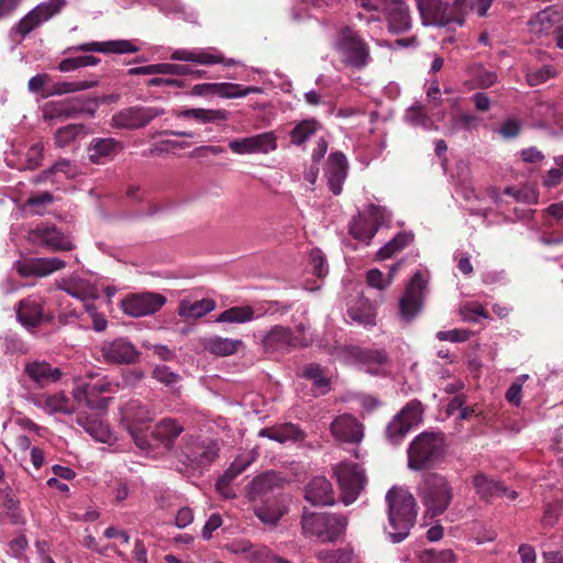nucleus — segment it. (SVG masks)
<instances>
[{"instance_id":"3c124183","label":"nucleus","mask_w":563,"mask_h":563,"mask_svg":"<svg viewBox=\"0 0 563 563\" xmlns=\"http://www.w3.org/2000/svg\"><path fill=\"white\" fill-rule=\"evenodd\" d=\"M303 377L311 380L321 394L329 391L330 378L324 375L323 369L318 364H309L303 371Z\"/></svg>"},{"instance_id":"49530a36","label":"nucleus","mask_w":563,"mask_h":563,"mask_svg":"<svg viewBox=\"0 0 563 563\" xmlns=\"http://www.w3.org/2000/svg\"><path fill=\"white\" fill-rule=\"evenodd\" d=\"M98 85L97 80L62 81L54 84L44 97L62 96L65 93L88 90Z\"/></svg>"},{"instance_id":"cd10ccee","label":"nucleus","mask_w":563,"mask_h":563,"mask_svg":"<svg viewBox=\"0 0 563 563\" xmlns=\"http://www.w3.org/2000/svg\"><path fill=\"white\" fill-rule=\"evenodd\" d=\"M74 52H99V53H136L139 47L128 40L108 41V42H88L77 46H70L64 53Z\"/></svg>"},{"instance_id":"4c0bfd02","label":"nucleus","mask_w":563,"mask_h":563,"mask_svg":"<svg viewBox=\"0 0 563 563\" xmlns=\"http://www.w3.org/2000/svg\"><path fill=\"white\" fill-rule=\"evenodd\" d=\"M25 372L33 380L40 385L56 382L60 378L62 375L59 368H54L46 362L30 363L26 365Z\"/></svg>"},{"instance_id":"bf43d9fd","label":"nucleus","mask_w":563,"mask_h":563,"mask_svg":"<svg viewBox=\"0 0 563 563\" xmlns=\"http://www.w3.org/2000/svg\"><path fill=\"white\" fill-rule=\"evenodd\" d=\"M44 146L41 143H35L26 152L25 168L35 169L43 161Z\"/></svg>"},{"instance_id":"a18cd8bd","label":"nucleus","mask_w":563,"mask_h":563,"mask_svg":"<svg viewBox=\"0 0 563 563\" xmlns=\"http://www.w3.org/2000/svg\"><path fill=\"white\" fill-rule=\"evenodd\" d=\"M320 129L321 125L317 120H303L291 130L290 141L292 144L301 145Z\"/></svg>"},{"instance_id":"e433bc0d","label":"nucleus","mask_w":563,"mask_h":563,"mask_svg":"<svg viewBox=\"0 0 563 563\" xmlns=\"http://www.w3.org/2000/svg\"><path fill=\"white\" fill-rule=\"evenodd\" d=\"M177 115L180 118L192 119L201 124H207L227 121L230 117V112L224 109L192 108L181 110Z\"/></svg>"},{"instance_id":"393cba45","label":"nucleus","mask_w":563,"mask_h":563,"mask_svg":"<svg viewBox=\"0 0 563 563\" xmlns=\"http://www.w3.org/2000/svg\"><path fill=\"white\" fill-rule=\"evenodd\" d=\"M282 487L283 479L280 476L275 472H266L250 483L247 494L253 501H265Z\"/></svg>"},{"instance_id":"c03bdc74","label":"nucleus","mask_w":563,"mask_h":563,"mask_svg":"<svg viewBox=\"0 0 563 563\" xmlns=\"http://www.w3.org/2000/svg\"><path fill=\"white\" fill-rule=\"evenodd\" d=\"M74 399L78 402V405H85L91 409L103 410L108 406L109 398H100L98 400H92V393L89 388L88 383H82L78 385L73 391Z\"/></svg>"},{"instance_id":"4468645a","label":"nucleus","mask_w":563,"mask_h":563,"mask_svg":"<svg viewBox=\"0 0 563 563\" xmlns=\"http://www.w3.org/2000/svg\"><path fill=\"white\" fill-rule=\"evenodd\" d=\"M422 24L426 26H448L451 23L464 24V19L453 16L449 10V4L442 0H416Z\"/></svg>"},{"instance_id":"052dcab7","label":"nucleus","mask_w":563,"mask_h":563,"mask_svg":"<svg viewBox=\"0 0 563 563\" xmlns=\"http://www.w3.org/2000/svg\"><path fill=\"white\" fill-rule=\"evenodd\" d=\"M255 515L263 523L275 526L284 514L279 509L260 506L255 508Z\"/></svg>"},{"instance_id":"412c9836","label":"nucleus","mask_w":563,"mask_h":563,"mask_svg":"<svg viewBox=\"0 0 563 563\" xmlns=\"http://www.w3.org/2000/svg\"><path fill=\"white\" fill-rule=\"evenodd\" d=\"M262 344L267 353H285L302 345L292 330L283 325H274L263 338Z\"/></svg>"},{"instance_id":"b1692460","label":"nucleus","mask_w":563,"mask_h":563,"mask_svg":"<svg viewBox=\"0 0 563 563\" xmlns=\"http://www.w3.org/2000/svg\"><path fill=\"white\" fill-rule=\"evenodd\" d=\"M122 150V143L113 137H95L87 147L88 158L96 165L113 161Z\"/></svg>"},{"instance_id":"37998d69","label":"nucleus","mask_w":563,"mask_h":563,"mask_svg":"<svg viewBox=\"0 0 563 563\" xmlns=\"http://www.w3.org/2000/svg\"><path fill=\"white\" fill-rule=\"evenodd\" d=\"M57 288L81 301H86L92 295L91 286L89 285V283L82 279L63 280V283L58 285Z\"/></svg>"},{"instance_id":"13d9d810","label":"nucleus","mask_w":563,"mask_h":563,"mask_svg":"<svg viewBox=\"0 0 563 563\" xmlns=\"http://www.w3.org/2000/svg\"><path fill=\"white\" fill-rule=\"evenodd\" d=\"M252 461L253 460L249 456L240 455L231 463L223 475L233 481L250 466Z\"/></svg>"},{"instance_id":"6e6552de","label":"nucleus","mask_w":563,"mask_h":563,"mask_svg":"<svg viewBox=\"0 0 563 563\" xmlns=\"http://www.w3.org/2000/svg\"><path fill=\"white\" fill-rule=\"evenodd\" d=\"M219 455V445L214 440L185 435L179 445L178 460L191 468L210 465Z\"/></svg>"},{"instance_id":"ddd939ff","label":"nucleus","mask_w":563,"mask_h":563,"mask_svg":"<svg viewBox=\"0 0 563 563\" xmlns=\"http://www.w3.org/2000/svg\"><path fill=\"white\" fill-rule=\"evenodd\" d=\"M29 241L51 252L71 251L76 246L71 239L57 229L56 225L38 224L29 231Z\"/></svg>"},{"instance_id":"a19ab883","label":"nucleus","mask_w":563,"mask_h":563,"mask_svg":"<svg viewBox=\"0 0 563 563\" xmlns=\"http://www.w3.org/2000/svg\"><path fill=\"white\" fill-rule=\"evenodd\" d=\"M412 241L413 235L411 233L400 232L378 250L376 258L380 261L390 258L393 255L404 250Z\"/></svg>"},{"instance_id":"a211bd4d","label":"nucleus","mask_w":563,"mask_h":563,"mask_svg":"<svg viewBox=\"0 0 563 563\" xmlns=\"http://www.w3.org/2000/svg\"><path fill=\"white\" fill-rule=\"evenodd\" d=\"M45 299L38 295H30L20 300L15 307L16 319L25 328L38 327L44 321H52L53 314L44 311Z\"/></svg>"},{"instance_id":"680f3d73","label":"nucleus","mask_w":563,"mask_h":563,"mask_svg":"<svg viewBox=\"0 0 563 563\" xmlns=\"http://www.w3.org/2000/svg\"><path fill=\"white\" fill-rule=\"evenodd\" d=\"M321 563H345L349 556L343 550H321L316 553Z\"/></svg>"},{"instance_id":"bb28decb","label":"nucleus","mask_w":563,"mask_h":563,"mask_svg":"<svg viewBox=\"0 0 563 563\" xmlns=\"http://www.w3.org/2000/svg\"><path fill=\"white\" fill-rule=\"evenodd\" d=\"M349 164L345 155L341 152L330 154L327 163L325 175L330 190L334 195L342 191V184L347 176Z\"/></svg>"},{"instance_id":"473e14b6","label":"nucleus","mask_w":563,"mask_h":563,"mask_svg":"<svg viewBox=\"0 0 563 563\" xmlns=\"http://www.w3.org/2000/svg\"><path fill=\"white\" fill-rule=\"evenodd\" d=\"M79 114L78 103L71 100L47 102L43 108V118L51 120H66Z\"/></svg>"},{"instance_id":"f257e3e1","label":"nucleus","mask_w":563,"mask_h":563,"mask_svg":"<svg viewBox=\"0 0 563 563\" xmlns=\"http://www.w3.org/2000/svg\"><path fill=\"white\" fill-rule=\"evenodd\" d=\"M388 504V525L385 532L393 543L404 541L415 526L417 503L407 489L393 487L386 494Z\"/></svg>"},{"instance_id":"774afa93","label":"nucleus","mask_w":563,"mask_h":563,"mask_svg":"<svg viewBox=\"0 0 563 563\" xmlns=\"http://www.w3.org/2000/svg\"><path fill=\"white\" fill-rule=\"evenodd\" d=\"M159 73L165 75L185 76L192 73V69L188 65L181 64L162 63L159 64Z\"/></svg>"},{"instance_id":"79ce46f5","label":"nucleus","mask_w":563,"mask_h":563,"mask_svg":"<svg viewBox=\"0 0 563 563\" xmlns=\"http://www.w3.org/2000/svg\"><path fill=\"white\" fill-rule=\"evenodd\" d=\"M254 319V309L251 306H235L221 312L216 322L245 323Z\"/></svg>"},{"instance_id":"c9c22d12","label":"nucleus","mask_w":563,"mask_h":563,"mask_svg":"<svg viewBox=\"0 0 563 563\" xmlns=\"http://www.w3.org/2000/svg\"><path fill=\"white\" fill-rule=\"evenodd\" d=\"M560 19V14L552 8H547L538 12L528 23L529 31L533 35L541 37L551 32L556 22Z\"/></svg>"},{"instance_id":"5fc2aeb1","label":"nucleus","mask_w":563,"mask_h":563,"mask_svg":"<svg viewBox=\"0 0 563 563\" xmlns=\"http://www.w3.org/2000/svg\"><path fill=\"white\" fill-rule=\"evenodd\" d=\"M54 202V197L48 191L32 196L25 201V207L31 208L34 214H43L46 207Z\"/></svg>"},{"instance_id":"09e8293b","label":"nucleus","mask_w":563,"mask_h":563,"mask_svg":"<svg viewBox=\"0 0 563 563\" xmlns=\"http://www.w3.org/2000/svg\"><path fill=\"white\" fill-rule=\"evenodd\" d=\"M250 137L253 154H267L277 147V137L274 132H264Z\"/></svg>"},{"instance_id":"f704fd0d","label":"nucleus","mask_w":563,"mask_h":563,"mask_svg":"<svg viewBox=\"0 0 563 563\" xmlns=\"http://www.w3.org/2000/svg\"><path fill=\"white\" fill-rule=\"evenodd\" d=\"M35 404L49 415L57 412L71 415L75 412V408L69 398H67L63 393L42 395L37 397Z\"/></svg>"},{"instance_id":"ea45409f","label":"nucleus","mask_w":563,"mask_h":563,"mask_svg":"<svg viewBox=\"0 0 563 563\" xmlns=\"http://www.w3.org/2000/svg\"><path fill=\"white\" fill-rule=\"evenodd\" d=\"M355 356L360 363L367 366L366 371L371 374H378L380 366L388 362L387 353L384 350H361Z\"/></svg>"},{"instance_id":"e2e57ef3","label":"nucleus","mask_w":563,"mask_h":563,"mask_svg":"<svg viewBox=\"0 0 563 563\" xmlns=\"http://www.w3.org/2000/svg\"><path fill=\"white\" fill-rule=\"evenodd\" d=\"M472 331L466 329H453L449 331H439L437 339L440 341L465 342L471 338Z\"/></svg>"},{"instance_id":"6ab92c4d","label":"nucleus","mask_w":563,"mask_h":563,"mask_svg":"<svg viewBox=\"0 0 563 563\" xmlns=\"http://www.w3.org/2000/svg\"><path fill=\"white\" fill-rule=\"evenodd\" d=\"M424 288L426 280L421 272H417L399 300V312L404 320L411 321L420 312L424 298Z\"/></svg>"},{"instance_id":"2eb2a0df","label":"nucleus","mask_w":563,"mask_h":563,"mask_svg":"<svg viewBox=\"0 0 563 563\" xmlns=\"http://www.w3.org/2000/svg\"><path fill=\"white\" fill-rule=\"evenodd\" d=\"M100 357L107 364H132L139 358V351L125 338L106 340L99 346Z\"/></svg>"},{"instance_id":"7ed1b4c3","label":"nucleus","mask_w":563,"mask_h":563,"mask_svg":"<svg viewBox=\"0 0 563 563\" xmlns=\"http://www.w3.org/2000/svg\"><path fill=\"white\" fill-rule=\"evenodd\" d=\"M408 467L422 471L440 462L445 453V440L442 433L422 432L408 448Z\"/></svg>"},{"instance_id":"f8f14e48","label":"nucleus","mask_w":563,"mask_h":563,"mask_svg":"<svg viewBox=\"0 0 563 563\" xmlns=\"http://www.w3.org/2000/svg\"><path fill=\"white\" fill-rule=\"evenodd\" d=\"M162 114H164V110L156 107H128L112 115L111 126L114 129L137 130L146 126L152 120Z\"/></svg>"},{"instance_id":"dca6fc26","label":"nucleus","mask_w":563,"mask_h":563,"mask_svg":"<svg viewBox=\"0 0 563 563\" xmlns=\"http://www.w3.org/2000/svg\"><path fill=\"white\" fill-rule=\"evenodd\" d=\"M166 302V298L161 294L140 292L126 296L121 307L125 314L140 318L153 314L158 311Z\"/></svg>"},{"instance_id":"aec40b11","label":"nucleus","mask_w":563,"mask_h":563,"mask_svg":"<svg viewBox=\"0 0 563 563\" xmlns=\"http://www.w3.org/2000/svg\"><path fill=\"white\" fill-rule=\"evenodd\" d=\"M380 12L384 13L388 30L399 34L411 29V16L408 4L402 0H379Z\"/></svg>"},{"instance_id":"9d476101","label":"nucleus","mask_w":563,"mask_h":563,"mask_svg":"<svg viewBox=\"0 0 563 563\" xmlns=\"http://www.w3.org/2000/svg\"><path fill=\"white\" fill-rule=\"evenodd\" d=\"M423 406L421 401L410 400L387 424L385 435L391 444H399L411 428L422 420Z\"/></svg>"},{"instance_id":"c85d7f7f","label":"nucleus","mask_w":563,"mask_h":563,"mask_svg":"<svg viewBox=\"0 0 563 563\" xmlns=\"http://www.w3.org/2000/svg\"><path fill=\"white\" fill-rule=\"evenodd\" d=\"M183 431L184 427L177 420L164 418L155 424L152 439L157 442V445L169 451L174 448L176 439Z\"/></svg>"},{"instance_id":"f03ea898","label":"nucleus","mask_w":563,"mask_h":563,"mask_svg":"<svg viewBox=\"0 0 563 563\" xmlns=\"http://www.w3.org/2000/svg\"><path fill=\"white\" fill-rule=\"evenodd\" d=\"M417 493L424 507V517L429 518L444 514L454 498L453 486L449 478L435 472H429L422 476Z\"/></svg>"},{"instance_id":"69168bd1","label":"nucleus","mask_w":563,"mask_h":563,"mask_svg":"<svg viewBox=\"0 0 563 563\" xmlns=\"http://www.w3.org/2000/svg\"><path fill=\"white\" fill-rule=\"evenodd\" d=\"M89 388L92 393V396L102 393H112L115 389V385H113L106 376H91V380L88 383Z\"/></svg>"},{"instance_id":"0e129e2a","label":"nucleus","mask_w":563,"mask_h":563,"mask_svg":"<svg viewBox=\"0 0 563 563\" xmlns=\"http://www.w3.org/2000/svg\"><path fill=\"white\" fill-rule=\"evenodd\" d=\"M460 314L464 321L477 322L479 318H487V313L481 305H466L460 309Z\"/></svg>"},{"instance_id":"5701e85b","label":"nucleus","mask_w":563,"mask_h":563,"mask_svg":"<svg viewBox=\"0 0 563 563\" xmlns=\"http://www.w3.org/2000/svg\"><path fill=\"white\" fill-rule=\"evenodd\" d=\"M172 60L191 62L199 65L223 64L224 66H234L238 62L233 58H224L216 48H178L170 55Z\"/></svg>"},{"instance_id":"a878e982","label":"nucleus","mask_w":563,"mask_h":563,"mask_svg":"<svg viewBox=\"0 0 563 563\" xmlns=\"http://www.w3.org/2000/svg\"><path fill=\"white\" fill-rule=\"evenodd\" d=\"M305 499L312 506H329L335 501L332 484L324 476L313 477L305 487Z\"/></svg>"},{"instance_id":"338daca9","label":"nucleus","mask_w":563,"mask_h":563,"mask_svg":"<svg viewBox=\"0 0 563 563\" xmlns=\"http://www.w3.org/2000/svg\"><path fill=\"white\" fill-rule=\"evenodd\" d=\"M310 262L312 265V272L318 277H324L328 274V265L325 263L324 255L318 249L312 250L310 253Z\"/></svg>"},{"instance_id":"9b49d317","label":"nucleus","mask_w":563,"mask_h":563,"mask_svg":"<svg viewBox=\"0 0 563 563\" xmlns=\"http://www.w3.org/2000/svg\"><path fill=\"white\" fill-rule=\"evenodd\" d=\"M342 501L350 505L356 500L366 484L364 470L355 463H341L334 467Z\"/></svg>"},{"instance_id":"4d7b16f0","label":"nucleus","mask_w":563,"mask_h":563,"mask_svg":"<svg viewBox=\"0 0 563 563\" xmlns=\"http://www.w3.org/2000/svg\"><path fill=\"white\" fill-rule=\"evenodd\" d=\"M153 378L167 387H173L179 382V375L172 372L167 366H156L152 372Z\"/></svg>"},{"instance_id":"864d4df0","label":"nucleus","mask_w":563,"mask_h":563,"mask_svg":"<svg viewBox=\"0 0 563 563\" xmlns=\"http://www.w3.org/2000/svg\"><path fill=\"white\" fill-rule=\"evenodd\" d=\"M77 422L90 435L100 442H107L109 437L108 429L96 420H89L88 418L78 417Z\"/></svg>"},{"instance_id":"58836bf2","label":"nucleus","mask_w":563,"mask_h":563,"mask_svg":"<svg viewBox=\"0 0 563 563\" xmlns=\"http://www.w3.org/2000/svg\"><path fill=\"white\" fill-rule=\"evenodd\" d=\"M216 308V302L212 299H201L197 301L183 300L178 308V314L184 318L198 319Z\"/></svg>"},{"instance_id":"39448f33","label":"nucleus","mask_w":563,"mask_h":563,"mask_svg":"<svg viewBox=\"0 0 563 563\" xmlns=\"http://www.w3.org/2000/svg\"><path fill=\"white\" fill-rule=\"evenodd\" d=\"M66 4L67 0H47L38 3L12 25L9 31L10 37L20 43L34 30L59 14Z\"/></svg>"},{"instance_id":"20e7f679","label":"nucleus","mask_w":563,"mask_h":563,"mask_svg":"<svg viewBox=\"0 0 563 563\" xmlns=\"http://www.w3.org/2000/svg\"><path fill=\"white\" fill-rule=\"evenodd\" d=\"M300 523L303 536L316 538L321 543H332L345 532L347 518L333 512L303 511Z\"/></svg>"},{"instance_id":"0eeeda50","label":"nucleus","mask_w":563,"mask_h":563,"mask_svg":"<svg viewBox=\"0 0 563 563\" xmlns=\"http://www.w3.org/2000/svg\"><path fill=\"white\" fill-rule=\"evenodd\" d=\"M335 49L346 66L361 70L371 62L368 44L350 26L342 27L335 41Z\"/></svg>"},{"instance_id":"f3484780","label":"nucleus","mask_w":563,"mask_h":563,"mask_svg":"<svg viewBox=\"0 0 563 563\" xmlns=\"http://www.w3.org/2000/svg\"><path fill=\"white\" fill-rule=\"evenodd\" d=\"M66 267L59 257H29L14 263L16 273L24 278H43Z\"/></svg>"},{"instance_id":"2f4dec72","label":"nucleus","mask_w":563,"mask_h":563,"mask_svg":"<svg viewBox=\"0 0 563 563\" xmlns=\"http://www.w3.org/2000/svg\"><path fill=\"white\" fill-rule=\"evenodd\" d=\"M473 486L479 498L486 501L507 493V488L500 482L482 472L473 476Z\"/></svg>"},{"instance_id":"7c9ffc66","label":"nucleus","mask_w":563,"mask_h":563,"mask_svg":"<svg viewBox=\"0 0 563 563\" xmlns=\"http://www.w3.org/2000/svg\"><path fill=\"white\" fill-rule=\"evenodd\" d=\"M347 317L351 321L362 325H375L376 311L371 301L363 296L356 297L347 308Z\"/></svg>"},{"instance_id":"c756f323","label":"nucleus","mask_w":563,"mask_h":563,"mask_svg":"<svg viewBox=\"0 0 563 563\" xmlns=\"http://www.w3.org/2000/svg\"><path fill=\"white\" fill-rule=\"evenodd\" d=\"M258 437L268 438L278 443L296 442L305 439L306 433L294 423H283L272 428L261 429Z\"/></svg>"},{"instance_id":"72a5a7b5","label":"nucleus","mask_w":563,"mask_h":563,"mask_svg":"<svg viewBox=\"0 0 563 563\" xmlns=\"http://www.w3.org/2000/svg\"><path fill=\"white\" fill-rule=\"evenodd\" d=\"M205 349L216 356H230L244 346L242 340L214 335L205 340Z\"/></svg>"},{"instance_id":"423d86ee","label":"nucleus","mask_w":563,"mask_h":563,"mask_svg":"<svg viewBox=\"0 0 563 563\" xmlns=\"http://www.w3.org/2000/svg\"><path fill=\"white\" fill-rule=\"evenodd\" d=\"M122 422L125 424L134 443L141 450H150L152 448L150 439L144 434L153 421L155 413L151 411L147 405L139 399L126 401L121 408Z\"/></svg>"},{"instance_id":"1a4fd4ad","label":"nucleus","mask_w":563,"mask_h":563,"mask_svg":"<svg viewBox=\"0 0 563 563\" xmlns=\"http://www.w3.org/2000/svg\"><path fill=\"white\" fill-rule=\"evenodd\" d=\"M391 220V212L384 206L369 203L363 212L352 219L349 225V233L358 241L368 244L375 236L378 229L388 224Z\"/></svg>"},{"instance_id":"8fccbe9b","label":"nucleus","mask_w":563,"mask_h":563,"mask_svg":"<svg viewBox=\"0 0 563 563\" xmlns=\"http://www.w3.org/2000/svg\"><path fill=\"white\" fill-rule=\"evenodd\" d=\"M100 59L92 55L64 58L59 62L57 69L62 73H69L79 68L96 66Z\"/></svg>"},{"instance_id":"603ef678","label":"nucleus","mask_w":563,"mask_h":563,"mask_svg":"<svg viewBox=\"0 0 563 563\" xmlns=\"http://www.w3.org/2000/svg\"><path fill=\"white\" fill-rule=\"evenodd\" d=\"M85 131L84 124H68L58 129L54 140L58 147H66Z\"/></svg>"},{"instance_id":"6e6d98bb","label":"nucleus","mask_w":563,"mask_h":563,"mask_svg":"<svg viewBox=\"0 0 563 563\" xmlns=\"http://www.w3.org/2000/svg\"><path fill=\"white\" fill-rule=\"evenodd\" d=\"M555 76H556L555 69L550 65H544L537 70H531V71L527 73L526 78H527V82L529 84V86L533 87V86L541 85V84L545 82L547 80H549L550 78H553Z\"/></svg>"},{"instance_id":"de8ad7c7","label":"nucleus","mask_w":563,"mask_h":563,"mask_svg":"<svg viewBox=\"0 0 563 563\" xmlns=\"http://www.w3.org/2000/svg\"><path fill=\"white\" fill-rule=\"evenodd\" d=\"M255 91H257L255 87H243L232 82H213V95L222 98H242Z\"/></svg>"},{"instance_id":"4be33fe9","label":"nucleus","mask_w":563,"mask_h":563,"mask_svg":"<svg viewBox=\"0 0 563 563\" xmlns=\"http://www.w3.org/2000/svg\"><path fill=\"white\" fill-rule=\"evenodd\" d=\"M330 431L335 440L344 443L357 444L364 438V426L350 413L338 416L331 422Z\"/></svg>"}]
</instances>
